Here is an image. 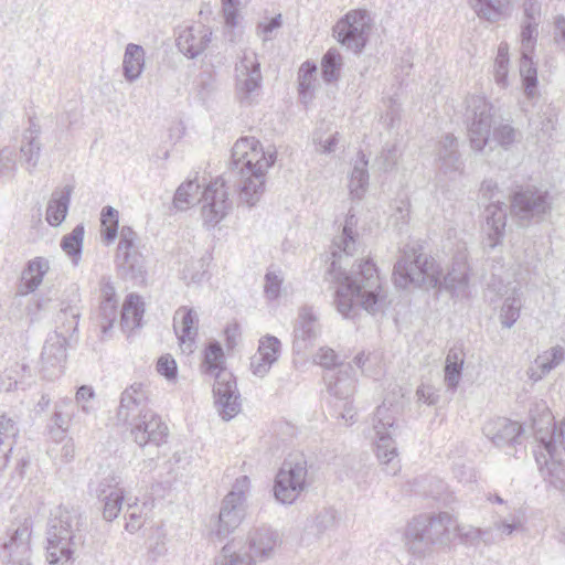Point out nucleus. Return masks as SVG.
Masks as SVG:
<instances>
[{
  "label": "nucleus",
  "mask_w": 565,
  "mask_h": 565,
  "mask_svg": "<svg viewBox=\"0 0 565 565\" xmlns=\"http://www.w3.org/2000/svg\"><path fill=\"white\" fill-rule=\"evenodd\" d=\"M458 536L462 543L477 545L483 542L486 545L495 543V539L491 535V529H481L472 525H460L455 519L452 526V539Z\"/></svg>",
  "instance_id": "nucleus-39"
},
{
  "label": "nucleus",
  "mask_w": 565,
  "mask_h": 565,
  "mask_svg": "<svg viewBox=\"0 0 565 565\" xmlns=\"http://www.w3.org/2000/svg\"><path fill=\"white\" fill-rule=\"evenodd\" d=\"M68 340L62 335H51L44 343L41 362L43 375L54 379L63 373V364L66 361V347Z\"/></svg>",
  "instance_id": "nucleus-17"
},
{
  "label": "nucleus",
  "mask_w": 565,
  "mask_h": 565,
  "mask_svg": "<svg viewBox=\"0 0 565 565\" xmlns=\"http://www.w3.org/2000/svg\"><path fill=\"white\" fill-rule=\"evenodd\" d=\"M84 226L82 224L76 225L73 231L65 235L61 241L62 249L68 255L74 257V264H77L83 247L84 239Z\"/></svg>",
  "instance_id": "nucleus-49"
},
{
  "label": "nucleus",
  "mask_w": 565,
  "mask_h": 565,
  "mask_svg": "<svg viewBox=\"0 0 565 565\" xmlns=\"http://www.w3.org/2000/svg\"><path fill=\"white\" fill-rule=\"evenodd\" d=\"M201 202L202 217L205 224L214 226L224 218L231 207V202L223 177L216 178L205 188Z\"/></svg>",
  "instance_id": "nucleus-14"
},
{
  "label": "nucleus",
  "mask_w": 565,
  "mask_h": 565,
  "mask_svg": "<svg viewBox=\"0 0 565 565\" xmlns=\"http://www.w3.org/2000/svg\"><path fill=\"white\" fill-rule=\"evenodd\" d=\"M85 518L78 507L58 505L47 522L46 561L50 565H64L85 542Z\"/></svg>",
  "instance_id": "nucleus-3"
},
{
  "label": "nucleus",
  "mask_w": 565,
  "mask_h": 565,
  "mask_svg": "<svg viewBox=\"0 0 565 565\" xmlns=\"http://www.w3.org/2000/svg\"><path fill=\"white\" fill-rule=\"evenodd\" d=\"M419 246H407L403 255L396 262L393 278L396 287L407 288L409 286L425 289L444 286L445 289L460 296L466 294L469 284V267L463 259H456L451 270L443 277V271L436 262L423 255Z\"/></svg>",
  "instance_id": "nucleus-2"
},
{
  "label": "nucleus",
  "mask_w": 565,
  "mask_h": 565,
  "mask_svg": "<svg viewBox=\"0 0 565 565\" xmlns=\"http://www.w3.org/2000/svg\"><path fill=\"white\" fill-rule=\"evenodd\" d=\"M116 260L118 269L124 277L129 279L142 277L145 273V260L137 248L117 254Z\"/></svg>",
  "instance_id": "nucleus-36"
},
{
  "label": "nucleus",
  "mask_w": 565,
  "mask_h": 565,
  "mask_svg": "<svg viewBox=\"0 0 565 565\" xmlns=\"http://www.w3.org/2000/svg\"><path fill=\"white\" fill-rule=\"evenodd\" d=\"M284 277L280 271L268 270L265 275L264 294L266 299L273 301L280 296Z\"/></svg>",
  "instance_id": "nucleus-61"
},
{
  "label": "nucleus",
  "mask_w": 565,
  "mask_h": 565,
  "mask_svg": "<svg viewBox=\"0 0 565 565\" xmlns=\"http://www.w3.org/2000/svg\"><path fill=\"white\" fill-rule=\"evenodd\" d=\"M504 206L503 203L498 201L486 207L487 237L483 242L484 248L493 249L501 244L503 239L507 225V211Z\"/></svg>",
  "instance_id": "nucleus-24"
},
{
  "label": "nucleus",
  "mask_w": 565,
  "mask_h": 565,
  "mask_svg": "<svg viewBox=\"0 0 565 565\" xmlns=\"http://www.w3.org/2000/svg\"><path fill=\"white\" fill-rule=\"evenodd\" d=\"M49 270L50 260L47 258L39 256L30 259L22 271L19 294L28 295L36 290Z\"/></svg>",
  "instance_id": "nucleus-29"
},
{
  "label": "nucleus",
  "mask_w": 565,
  "mask_h": 565,
  "mask_svg": "<svg viewBox=\"0 0 565 565\" xmlns=\"http://www.w3.org/2000/svg\"><path fill=\"white\" fill-rule=\"evenodd\" d=\"M236 96L242 104L252 105L262 89L260 64L254 52H244L235 66Z\"/></svg>",
  "instance_id": "nucleus-11"
},
{
  "label": "nucleus",
  "mask_w": 565,
  "mask_h": 565,
  "mask_svg": "<svg viewBox=\"0 0 565 565\" xmlns=\"http://www.w3.org/2000/svg\"><path fill=\"white\" fill-rule=\"evenodd\" d=\"M313 362L327 369L328 372L333 371V367L340 369V365H344L343 363L339 362V356L334 350L328 347H322L317 351V353L313 355Z\"/></svg>",
  "instance_id": "nucleus-63"
},
{
  "label": "nucleus",
  "mask_w": 565,
  "mask_h": 565,
  "mask_svg": "<svg viewBox=\"0 0 565 565\" xmlns=\"http://www.w3.org/2000/svg\"><path fill=\"white\" fill-rule=\"evenodd\" d=\"M509 2L510 0H469L478 17L490 22L501 19Z\"/></svg>",
  "instance_id": "nucleus-41"
},
{
  "label": "nucleus",
  "mask_w": 565,
  "mask_h": 565,
  "mask_svg": "<svg viewBox=\"0 0 565 565\" xmlns=\"http://www.w3.org/2000/svg\"><path fill=\"white\" fill-rule=\"evenodd\" d=\"M75 405L71 398H61L55 403L50 433L54 438H63L74 416Z\"/></svg>",
  "instance_id": "nucleus-32"
},
{
  "label": "nucleus",
  "mask_w": 565,
  "mask_h": 565,
  "mask_svg": "<svg viewBox=\"0 0 565 565\" xmlns=\"http://www.w3.org/2000/svg\"><path fill=\"white\" fill-rule=\"evenodd\" d=\"M117 317V299L108 298L103 300L99 306L97 322L102 332V340L108 335Z\"/></svg>",
  "instance_id": "nucleus-47"
},
{
  "label": "nucleus",
  "mask_w": 565,
  "mask_h": 565,
  "mask_svg": "<svg viewBox=\"0 0 565 565\" xmlns=\"http://www.w3.org/2000/svg\"><path fill=\"white\" fill-rule=\"evenodd\" d=\"M79 315V310L75 306L61 308L56 315L54 335H62L64 339L71 340L77 331Z\"/></svg>",
  "instance_id": "nucleus-40"
},
{
  "label": "nucleus",
  "mask_w": 565,
  "mask_h": 565,
  "mask_svg": "<svg viewBox=\"0 0 565 565\" xmlns=\"http://www.w3.org/2000/svg\"><path fill=\"white\" fill-rule=\"evenodd\" d=\"M452 526L455 518L448 512L419 514L406 524L404 545L408 553L424 558L436 547H446L452 542Z\"/></svg>",
  "instance_id": "nucleus-4"
},
{
  "label": "nucleus",
  "mask_w": 565,
  "mask_h": 565,
  "mask_svg": "<svg viewBox=\"0 0 565 565\" xmlns=\"http://www.w3.org/2000/svg\"><path fill=\"white\" fill-rule=\"evenodd\" d=\"M399 150L396 143H386L375 159V164L383 171L392 170L398 161Z\"/></svg>",
  "instance_id": "nucleus-59"
},
{
  "label": "nucleus",
  "mask_w": 565,
  "mask_h": 565,
  "mask_svg": "<svg viewBox=\"0 0 565 565\" xmlns=\"http://www.w3.org/2000/svg\"><path fill=\"white\" fill-rule=\"evenodd\" d=\"M356 225V220L354 214L349 212L345 223L342 228L341 235L337 236L333 239V250L332 255L334 258H339V262L341 260L342 254L345 256H350L354 253L356 248V242H355V232L354 227Z\"/></svg>",
  "instance_id": "nucleus-33"
},
{
  "label": "nucleus",
  "mask_w": 565,
  "mask_h": 565,
  "mask_svg": "<svg viewBox=\"0 0 565 565\" xmlns=\"http://www.w3.org/2000/svg\"><path fill=\"white\" fill-rule=\"evenodd\" d=\"M18 435L19 428L17 423L6 415H0V471L9 462V455L12 451Z\"/></svg>",
  "instance_id": "nucleus-34"
},
{
  "label": "nucleus",
  "mask_w": 565,
  "mask_h": 565,
  "mask_svg": "<svg viewBox=\"0 0 565 565\" xmlns=\"http://www.w3.org/2000/svg\"><path fill=\"white\" fill-rule=\"evenodd\" d=\"M30 539L31 529L26 523L14 530L9 542L3 544L4 550L9 552L10 562L17 565H20L23 561L30 562Z\"/></svg>",
  "instance_id": "nucleus-28"
},
{
  "label": "nucleus",
  "mask_w": 565,
  "mask_h": 565,
  "mask_svg": "<svg viewBox=\"0 0 565 565\" xmlns=\"http://www.w3.org/2000/svg\"><path fill=\"white\" fill-rule=\"evenodd\" d=\"M153 413L149 407V392L143 384L134 383L121 393L117 419L128 428H131L134 423L147 418L148 414Z\"/></svg>",
  "instance_id": "nucleus-13"
},
{
  "label": "nucleus",
  "mask_w": 565,
  "mask_h": 565,
  "mask_svg": "<svg viewBox=\"0 0 565 565\" xmlns=\"http://www.w3.org/2000/svg\"><path fill=\"white\" fill-rule=\"evenodd\" d=\"M32 138L33 137L25 139L22 137V143L20 147L22 164L25 166V169L29 171V173H32L38 167L42 149L41 141L33 140Z\"/></svg>",
  "instance_id": "nucleus-45"
},
{
  "label": "nucleus",
  "mask_w": 565,
  "mask_h": 565,
  "mask_svg": "<svg viewBox=\"0 0 565 565\" xmlns=\"http://www.w3.org/2000/svg\"><path fill=\"white\" fill-rule=\"evenodd\" d=\"M124 498V492H114L113 494L109 493L108 497L99 499L103 503V518L105 521L111 522L119 515Z\"/></svg>",
  "instance_id": "nucleus-57"
},
{
  "label": "nucleus",
  "mask_w": 565,
  "mask_h": 565,
  "mask_svg": "<svg viewBox=\"0 0 565 565\" xmlns=\"http://www.w3.org/2000/svg\"><path fill=\"white\" fill-rule=\"evenodd\" d=\"M316 72L317 66L315 64L306 62L301 65L299 70V92L301 95H305L311 88Z\"/></svg>",
  "instance_id": "nucleus-64"
},
{
  "label": "nucleus",
  "mask_w": 565,
  "mask_h": 565,
  "mask_svg": "<svg viewBox=\"0 0 565 565\" xmlns=\"http://www.w3.org/2000/svg\"><path fill=\"white\" fill-rule=\"evenodd\" d=\"M493 140L504 149L521 140L522 134L509 122H501L493 128Z\"/></svg>",
  "instance_id": "nucleus-53"
},
{
  "label": "nucleus",
  "mask_w": 565,
  "mask_h": 565,
  "mask_svg": "<svg viewBox=\"0 0 565 565\" xmlns=\"http://www.w3.org/2000/svg\"><path fill=\"white\" fill-rule=\"evenodd\" d=\"M145 50L141 45L127 44L122 60V75L129 83L136 82L145 70Z\"/></svg>",
  "instance_id": "nucleus-31"
},
{
  "label": "nucleus",
  "mask_w": 565,
  "mask_h": 565,
  "mask_svg": "<svg viewBox=\"0 0 565 565\" xmlns=\"http://www.w3.org/2000/svg\"><path fill=\"white\" fill-rule=\"evenodd\" d=\"M520 75L522 77L525 94L530 97L534 96L537 86V70L532 60V54H521Z\"/></svg>",
  "instance_id": "nucleus-44"
},
{
  "label": "nucleus",
  "mask_w": 565,
  "mask_h": 565,
  "mask_svg": "<svg viewBox=\"0 0 565 565\" xmlns=\"http://www.w3.org/2000/svg\"><path fill=\"white\" fill-rule=\"evenodd\" d=\"M552 196L548 191L535 186L521 188L511 200V214L519 225L543 222L552 211Z\"/></svg>",
  "instance_id": "nucleus-7"
},
{
  "label": "nucleus",
  "mask_w": 565,
  "mask_h": 565,
  "mask_svg": "<svg viewBox=\"0 0 565 565\" xmlns=\"http://www.w3.org/2000/svg\"><path fill=\"white\" fill-rule=\"evenodd\" d=\"M509 73V47L507 43H501L498 47V54L493 65V76L495 83L501 87L508 86Z\"/></svg>",
  "instance_id": "nucleus-51"
},
{
  "label": "nucleus",
  "mask_w": 565,
  "mask_h": 565,
  "mask_svg": "<svg viewBox=\"0 0 565 565\" xmlns=\"http://www.w3.org/2000/svg\"><path fill=\"white\" fill-rule=\"evenodd\" d=\"M215 565H253V558L246 554L235 553L227 544L222 548V554L215 561Z\"/></svg>",
  "instance_id": "nucleus-62"
},
{
  "label": "nucleus",
  "mask_w": 565,
  "mask_h": 565,
  "mask_svg": "<svg viewBox=\"0 0 565 565\" xmlns=\"http://www.w3.org/2000/svg\"><path fill=\"white\" fill-rule=\"evenodd\" d=\"M337 524V511L333 509L321 510L312 521L310 530L320 536L327 531L332 530Z\"/></svg>",
  "instance_id": "nucleus-55"
},
{
  "label": "nucleus",
  "mask_w": 565,
  "mask_h": 565,
  "mask_svg": "<svg viewBox=\"0 0 565 565\" xmlns=\"http://www.w3.org/2000/svg\"><path fill=\"white\" fill-rule=\"evenodd\" d=\"M145 313V303L136 294L127 296L121 310L120 326L122 330L132 331L140 327Z\"/></svg>",
  "instance_id": "nucleus-35"
},
{
  "label": "nucleus",
  "mask_w": 565,
  "mask_h": 565,
  "mask_svg": "<svg viewBox=\"0 0 565 565\" xmlns=\"http://www.w3.org/2000/svg\"><path fill=\"white\" fill-rule=\"evenodd\" d=\"M522 308L521 294L513 290L512 295L504 299L500 311V321L504 328H511L519 319Z\"/></svg>",
  "instance_id": "nucleus-43"
},
{
  "label": "nucleus",
  "mask_w": 565,
  "mask_h": 565,
  "mask_svg": "<svg viewBox=\"0 0 565 565\" xmlns=\"http://www.w3.org/2000/svg\"><path fill=\"white\" fill-rule=\"evenodd\" d=\"M199 318L196 312L188 307H180L173 316V329L182 345L189 348L198 334Z\"/></svg>",
  "instance_id": "nucleus-27"
},
{
  "label": "nucleus",
  "mask_w": 565,
  "mask_h": 565,
  "mask_svg": "<svg viewBox=\"0 0 565 565\" xmlns=\"http://www.w3.org/2000/svg\"><path fill=\"white\" fill-rule=\"evenodd\" d=\"M281 343L274 335H266L260 339L257 353L265 356L269 362H276L280 355Z\"/></svg>",
  "instance_id": "nucleus-60"
},
{
  "label": "nucleus",
  "mask_w": 565,
  "mask_h": 565,
  "mask_svg": "<svg viewBox=\"0 0 565 565\" xmlns=\"http://www.w3.org/2000/svg\"><path fill=\"white\" fill-rule=\"evenodd\" d=\"M275 161V151H264L255 137H244L238 139L232 148L231 173H267Z\"/></svg>",
  "instance_id": "nucleus-9"
},
{
  "label": "nucleus",
  "mask_w": 565,
  "mask_h": 565,
  "mask_svg": "<svg viewBox=\"0 0 565 565\" xmlns=\"http://www.w3.org/2000/svg\"><path fill=\"white\" fill-rule=\"evenodd\" d=\"M102 225L105 226L104 238L107 243L115 241L118 235V211L113 206H105L100 215Z\"/></svg>",
  "instance_id": "nucleus-54"
},
{
  "label": "nucleus",
  "mask_w": 565,
  "mask_h": 565,
  "mask_svg": "<svg viewBox=\"0 0 565 565\" xmlns=\"http://www.w3.org/2000/svg\"><path fill=\"white\" fill-rule=\"evenodd\" d=\"M342 66V56L335 49H330L321 62L322 77L326 82L337 81Z\"/></svg>",
  "instance_id": "nucleus-52"
},
{
  "label": "nucleus",
  "mask_w": 565,
  "mask_h": 565,
  "mask_svg": "<svg viewBox=\"0 0 565 565\" xmlns=\"http://www.w3.org/2000/svg\"><path fill=\"white\" fill-rule=\"evenodd\" d=\"M308 465L302 455L286 459L274 484V494L282 504L294 503L307 488Z\"/></svg>",
  "instance_id": "nucleus-8"
},
{
  "label": "nucleus",
  "mask_w": 565,
  "mask_h": 565,
  "mask_svg": "<svg viewBox=\"0 0 565 565\" xmlns=\"http://www.w3.org/2000/svg\"><path fill=\"white\" fill-rule=\"evenodd\" d=\"M373 429L375 431V451L383 470L388 476H395L401 469L396 444L393 439L397 425L395 424V412L386 406L380 405L373 417Z\"/></svg>",
  "instance_id": "nucleus-6"
},
{
  "label": "nucleus",
  "mask_w": 565,
  "mask_h": 565,
  "mask_svg": "<svg viewBox=\"0 0 565 565\" xmlns=\"http://www.w3.org/2000/svg\"><path fill=\"white\" fill-rule=\"evenodd\" d=\"M467 121L468 136L471 148L481 151L490 140L492 127V106L480 95H472L467 98Z\"/></svg>",
  "instance_id": "nucleus-10"
},
{
  "label": "nucleus",
  "mask_w": 565,
  "mask_h": 565,
  "mask_svg": "<svg viewBox=\"0 0 565 565\" xmlns=\"http://www.w3.org/2000/svg\"><path fill=\"white\" fill-rule=\"evenodd\" d=\"M129 430L134 441L140 447L147 445L159 447L167 441L169 434L168 426L156 413L148 414L147 418L134 423Z\"/></svg>",
  "instance_id": "nucleus-16"
},
{
  "label": "nucleus",
  "mask_w": 565,
  "mask_h": 565,
  "mask_svg": "<svg viewBox=\"0 0 565 565\" xmlns=\"http://www.w3.org/2000/svg\"><path fill=\"white\" fill-rule=\"evenodd\" d=\"M121 479L115 473H109L106 477L89 483V493L98 500L108 497L109 493L124 492L120 488Z\"/></svg>",
  "instance_id": "nucleus-46"
},
{
  "label": "nucleus",
  "mask_w": 565,
  "mask_h": 565,
  "mask_svg": "<svg viewBox=\"0 0 565 565\" xmlns=\"http://www.w3.org/2000/svg\"><path fill=\"white\" fill-rule=\"evenodd\" d=\"M212 41V30L205 25L184 29L177 39V46L185 56L195 58L202 54Z\"/></svg>",
  "instance_id": "nucleus-22"
},
{
  "label": "nucleus",
  "mask_w": 565,
  "mask_h": 565,
  "mask_svg": "<svg viewBox=\"0 0 565 565\" xmlns=\"http://www.w3.org/2000/svg\"><path fill=\"white\" fill-rule=\"evenodd\" d=\"M564 360V348L561 345L552 347L536 356L534 363L540 369L541 373L536 375L532 370H530V379L533 381L541 380L544 375L561 365Z\"/></svg>",
  "instance_id": "nucleus-38"
},
{
  "label": "nucleus",
  "mask_w": 565,
  "mask_h": 565,
  "mask_svg": "<svg viewBox=\"0 0 565 565\" xmlns=\"http://www.w3.org/2000/svg\"><path fill=\"white\" fill-rule=\"evenodd\" d=\"M437 167L440 173L455 179L463 170V163L458 152V141L451 134H446L436 147Z\"/></svg>",
  "instance_id": "nucleus-18"
},
{
  "label": "nucleus",
  "mask_w": 565,
  "mask_h": 565,
  "mask_svg": "<svg viewBox=\"0 0 565 565\" xmlns=\"http://www.w3.org/2000/svg\"><path fill=\"white\" fill-rule=\"evenodd\" d=\"M370 17L365 10H352L337 22L333 31L338 41L354 51L361 52L366 44Z\"/></svg>",
  "instance_id": "nucleus-12"
},
{
  "label": "nucleus",
  "mask_w": 565,
  "mask_h": 565,
  "mask_svg": "<svg viewBox=\"0 0 565 565\" xmlns=\"http://www.w3.org/2000/svg\"><path fill=\"white\" fill-rule=\"evenodd\" d=\"M151 509L152 502H143L141 508L138 507L137 502L128 503L126 531L129 533L139 531Z\"/></svg>",
  "instance_id": "nucleus-48"
},
{
  "label": "nucleus",
  "mask_w": 565,
  "mask_h": 565,
  "mask_svg": "<svg viewBox=\"0 0 565 565\" xmlns=\"http://www.w3.org/2000/svg\"><path fill=\"white\" fill-rule=\"evenodd\" d=\"M224 353L218 342H211L204 354L205 372L214 375L213 394L217 413L224 420H231L242 409L241 395L231 372L222 365Z\"/></svg>",
  "instance_id": "nucleus-5"
},
{
  "label": "nucleus",
  "mask_w": 565,
  "mask_h": 565,
  "mask_svg": "<svg viewBox=\"0 0 565 565\" xmlns=\"http://www.w3.org/2000/svg\"><path fill=\"white\" fill-rule=\"evenodd\" d=\"M73 192L72 185H65L62 189H56L51 196L46 207V221L52 226H58L66 217L71 195Z\"/></svg>",
  "instance_id": "nucleus-30"
},
{
  "label": "nucleus",
  "mask_w": 565,
  "mask_h": 565,
  "mask_svg": "<svg viewBox=\"0 0 565 565\" xmlns=\"http://www.w3.org/2000/svg\"><path fill=\"white\" fill-rule=\"evenodd\" d=\"M235 494H227L218 513L214 534L223 540L227 537L242 522L245 515V503L234 500Z\"/></svg>",
  "instance_id": "nucleus-21"
},
{
  "label": "nucleus",
  "mask_w": 565,
  "mask_h": 565,
  "mask_svg": "<svg viewBox=\"0 0 565 565\" xmlns=\"http://www.w3.org/2000/svg\"><path fill=\"white\" fill-rule=\"evenodd\" d=\"M320 333L318 316L312 307L305 306L299 310L297 323L294 329V350L297 353L305 351Z\"/></svg>",
  "instance_id": "nucleus-20"
},
{
  "label": "nucleus",
  "mask_w": 565,
  "mask_h": 565,
  "mask_svg": "<svg viewBox=\"0 0 565 565\" xmlns=\"http://www.w3.org/2000/svg\"><path fill=\"white\" fill-rule=\"evenodd\" d=\"M483 435L497 447H504L518 443L522 426L505 417L488 420L482 427Z\"/></svg>",
  "instance_id": "nucleus-23"
},
{
  "label": "nucleus",
  "mask_w": 565,
  "mask_h": 565,
  "mask_svg": "<svg viewBox=\"0 0 565 565\" xmlns=\"http://www.w3.org/2000/svg\"><path fill=\"white\" fill-rule=\"evenodd\" d=\"M535 460L545 482L557 490L565 488V459L557 446H547V451L535 450Z\"/></svg>",
  "instance_id": "nucleus-15"
},
{
  "label": "nucleus",
  "mask_w": 565,
  "mask_h": 565,
  "mask_svg": "<svg viewBox=\"0 0 565 565\" xmlns=\"http://www.w3.org/2000/svg\"><path fill=\"white\" fill-rule=\"evenodd\" d=\"M369 185L367 159L360 152L350 174L349 190L353 199H362Z\"/></svg>",
  "instance_id": "nucleus-37"
},
{
  "label": "nucleus",
  "mask_w": 565,
  "mask_h": 565,
  "mask_svg": "<svg viewBox=\"0 0 565 565\" xmlns=\"http://www.w3.org/2000/svg\"><path fill=\"white\" fill-rule=\"evenodd\" d=\"M491 529V535L495 539V543L500 540L511 536L514 532L523 529L522 520L515 514H509L505 518L498 516L494 519Z\"/></svg>",
  "instance_id": "nucleus-42"
},
{
  "label": "nucleus",
  "mask_w": 565,
  "mask_h": 565,
  "mask_svg": "<svg viewBox=\"0 0 565 565\" xmlns=\"http://www.w3.org/2000/svg\"><path fill=\"white\" fill-rule=\"evenodd\" d=\"M200 184L195 181H186L182 183L175 191L173 204L175 209L184 211L194 203L199 193Z\"/></svg>",
  "instance_id": "nucleus-50"
},
{
  "label": "nucleus",
  "mask_w": 565,
  "mask_h": 565,
  "mask_svg": "<svg viewBox=\"0 0 565 565\" xmlns=\"http://www.w3.org/2000/svg\"><path fill=\"white\" fill-rule=\"evenodd\" d=\"M539 22L523 21L521 29V54H533L536 36H537Z\"/></svg>",
  "instance_id": "nucleus-56"
},
{
  "label": "nucleus",
  "mask_w": 565,
  "mask_h": 565,
  "mask_svg": "<svg viewBox=\"0 0 565 565\" xmlns=\"http://www.w3.org/2000/svg\"><path fill=\"white\" fill-rule=\"evenodd\" d=\"M247 543L250 552L248 556L264 561L274 556L281 544V539L277 531L262 525L249 531Z\"/></svg>",
  "instance_id": "nucleus-19"
},
{
  "label": "nucleus",
  "mask_w": 565,
  "mask_h": 565,
  "mask_svg": "<svg viewBox=\"0 0 565 565\" xmlns=\"http://www.w3.org/2000/svg\"><path fill=\"white\" fill-rule=\"evenodd\" d=\"M541 445L539 446L540 450L547 451V446L552 445L557 446L558 450L565 452V419L562 420L557 426H553V430L548 437L539 436Z\"/></svg>",
  "instance_id": "nucleus-58"
},
{
  "label": "nucleus",
  "mask_w": 565,
  "mask_h": 565,
  "mask_svg": "<svg viewBox=\"0 0 565 565\" xmlns=\"http://www.w3.org/2000/svg\"><path fill=\"white\" fill-rule=\"evenodd\" d=\"M323 379L329 394L335 401L352 398L355 391L352 365H340L337 371L327 372Z\"/></svg>",
  "instance_id": "nucleus-25"
},
{
  "label": "nucleus",
  "mask_w": 565,
  "mask_h": 565,
  "mask_svg": "<svg viewBox=\"0 0 565 565\" xmlns=\"http://www.w3.org/2000/svg\"><path fill=\"white\" fill-rule=\"evenodd\" d=\"M239 175L238 196L242 203L254 206L260 200L265 191L266 173L235 172Z\"/></svg>",
  "instance_id": "nucleus-26"
},
{
  "label": "nucleus",
  "mask_w": 565,
  "mask_h": 565,
  "mask_svg": "<svg viewBox=\"0 0 565 565\" xmlns=\"http://www.w3.org/2000/svg\"><path fill=\"white\" fill-rule=\"evenodd\" d=\"M326 278L337 284L334 305L344 318H354L359 308L372 315L383 310L386 292L377 268L371 260H360L348 273L334 259Z\"/></svg>",
  "instance_id": "nucleus-1"
}]
</instances>
